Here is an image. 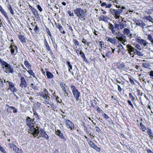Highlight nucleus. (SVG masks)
<instances>
[{"label": "nucleus", "mask_w": 153, "mask_h": 153, "mask_svg": "<svg viewBox=\"0 0 153 153\" xmlns=\"http://www.w3.org/2000/svg\"><path fill=\"white\" fill-rule=\"evenodd\" d=\"M71 87L74 97L76 98V101H78L80 95V92L75 86L71 85Z\"/></svg>", "instance_id": "nucleus-6"}, {"label": "nucleus", "mask_w": 153, "mask_h": 153, "mask_svg": "<svg viewBox=\"0 0 153 153\" xmlns=\"http://www.w3.org/2000/svg\"><path fill=\"white\" fill-rule=\"evenodd\" d=\"M127 102L128 103V104L132 108H134V106L133 104H132L130 100H128L127 101Z\"/></svg>", "instance_id": "nucleus-50"}, {"label": "nucleus", "mask_w": 153, "mask_h": 153, "mask_svg": "<svg viewBox=\"0 0 153 153\" xmlns=\"http://www.w3.org/2000/svg\"><path fill=\"white\" fill-rule=\"evenodd\" d=\"M25 65L28 68H30L31 67L30 63L27 61H25L24 63Z\"/></svg>", "instance_id": "nucleus-34"}, {"label": "nucleus", "mask_w": 153, "mask_h": 153, "mask_svg": "<svg viewBox=\"0 0 153 153\" xmlns=\"http://www.w3.org/2000/svg\"><path fill=\"white\" fill-rule=\"evenodd\" d=\"M95 129H96V131H97L98 132V133L100 132V130L98 127L96 126L95 127Z\"/></svg>", "instance_id": "nucleus-58"}, {"label": "nucleus", "mask_w": 153, "mask_h": 153, "mask_svg": "<svg viewBox=\"0 0 153 153\" xmlns=\"http://www.w3.org/2000/svg\"><path fill=\"white\" fill-rule=\"evenodd\" d=\"M135 22L137 25L140 26L142 22V20H136Z\"/></svg>", "instance_id": "nucleus-28"}, {"label": "nucleus", "mask_w": 153, "mask_h": 153, "mask_svg": "<svg viewBox=\"0 0 153 153\" xmlns=\"http://www.w3.org/2000/svg\"><path fill=\"white\" fill-rule=\"evenodd\" d=\"M37 8L38 9V10L40 11H42V8L41 7V6L39 5H38L37 6Z\"/></svg>", "instance_id": "nucleus-63"}, {"label": "nucleus", "mask_w": 153, "mask_h": 153, "mask_svg": "<svg viewBox=\"0 0 153 153\" xmlns=\"http://www.w3.org/2000/svg\"><path fill=\"white\" fill-rule=\"evenodd\" d=\"M111 13L114 15V17L117 19L120 18V15L122 12V10L121 9H114L112 8L110 10Z\"/></svg>", "instance_id": "nucleus-5"}, {"label": "nucleus", "mask_w": 153, "mask_h": 153, "mask_svg": "<svg viewBox=\"0 0 153 153\" xmlns=\"http://www.w3.org/2000/svg\"><path fill=\"white\" fill-rule=\"evenodd\" d=\"M140 126L143 131H145L146 130V127L144 125H143L142 123H140Z\"/></svg>", "instance_id": "nucleus-31"}, {"label": "nucleus", "mask_w": 153, "mask_h": 153, "mask_svg": "<svg viewBox=\"0 0 153 153\" xmlns=\"http://www.w3.org/2000/svg\"><path fill=\"white\" fill-rule=\"evenodd\" d=\"M146 25V24L144 23L143 21H142V22H141V25L140 26V27H142L143 28V27L144 26H145Z\"/></svg>", "instance_id": "nucleus-62"}, {"label": "nucleus", "mask_w": 153, "mask_h": 153, "mask_svg": "<svg viewBox=\"0 0 153 153\" xmlns=\"http://www.w3.org/2000/svg\"><path fill=\"white\" fill-rule=\"evenodd\" d=\"M114 27H115V29L116 28L118 30H120V26L119 25V24H118L117 23H115L114 25Z\"/></svg>", "instance_id": "nucleus-43"}, {"label": "nucleus", "mask_w": 153, "mask_h": 153, "mask_svg": "<svg viewBox=\"0 0 153 153\" xmlns=\"http://www.w3.org/2000/svg\"><path fill=\"white\" fill-rule=\"evenodd\" d=\"M114 83L116 84V85H117L118 86V90L119 91H121L122 90V89H121V88L120 87V86L119 85H117V83H116L115 82H114Z\"/></svg>", "instance_id": "nucleus-57"}, {"label": "nucleus", "mask_w": 153, "mask_h": 153, "mask_svg": "<svg viewBox=\"0 0 153 153\" xmlns=\"http://www.w3.org/2000/svg\"><path fill=\"white\" fill-rule=\"evenodd\" d=\"M6 62L3 61L2 59L0 58V63L1 64V67Z\"/></svg>", "instance_id": "nucleus-54"}, {"label": "nucleus", "mask_w": 153, "mask_h": 153, "mask_svg": "<svg viewBox=\"0 0 153 153\" xmlns=\"http://www.w3.org/2000/svg\"><path fill=\"white\" fill-rule=\"evenodd\" d=\"M56 134L62 139H64L65 137L60 130L57 129L55 130Z\"/></svg>", "instance_id": "nucleus-16"}, {"label": "nucleus", "mask_w": 153, "mask_h": 153, "mask_svg": "<svg viewBox=\"0 0 153 153\" xmlns=\"http://www.w3.org/2000/svg\"><path fill=\"white\" fill-rule=\"evenodd\" d=\"M46 76L48 79H51L53 76V75L50 72L48 71H46Z\"/></svg>", "instance_id": "nucleus-21"}, {"label": "nucleus", "mask_w": 153, "mask_h": 153, "mask_svg": "<svg viewBox=\"0 0 153 153\" xmlns=\"http://www.w3.org/2000/svg\"><path fill=\"white\" fill-rule=\"evenodd\" d=\"M26 122L27 124H28L29 123H31V118L29 117H26Z\"/></svg>", "instance_id": "nucleus-26"}, {"label": "nucleus", "mask_w": 153, "mask_h": 153, "mask_svg": "<svg viewBox=\"0 0 153 153\" xmlns=\"http://www.w3.org/2000/svg\"><path fill=\"white\" fill-rule=\"evenodd\" d=\"M8 82L9 86L10 87L9 89L12 91L13 93L16 92L17 91L16 89V88L14 86V84L11 82L8 81L7 82Z\"/></svg>", "instance_id": "nucleus-10"}, {"label": "nucleus", "mask_w": 153, "mask_h": 153, "mask_svg": "<svg viewBox=\"0 0 153 153\" xmlns=\"http://www.w3.org/2000/svg\"><path fill=\"white\" fill-rule=\"evenodd\" d=\"M44 44L45 45V46L46 47V48H47V47H48L49 46L46 39H44Z\"/></svg>", "instance_id": "nucleus-44"}, {"label": "nucleus", "mask_w": 153, "mask_h": 153, "mask_svg": "<svg viewBox=\"0 0 153 153\" xmlns=\"http://www.w3.org/2000/svg\"><path fill=\"white\" fill-rule=\"evenodd\" d=\"M42 97L45 99L46 100H49L50 99V97L48 95H43V96H42Z\"/></svg>", "instance_id": "nucleus-48"}, {"label": "nucleus", "mask_w": 153, "mask_h": 153, "mask_svg": "<svg viewBox=\"0 0 153 153\" xmlns=\"http://www.w3.org/2000/svg\"><path fill=\"white\" fill-rule=\"evenodd\" d=\"M147 38L151 42V43L153 41L152 36L151 34H149Z\"/></svg>", "instance_id": "nucleus-35"}, {"label": "nucleus", "mask_w": 153, "mask_h": 153, "mask_svg": "<svg viewBox=\"0 0 153 153\" xmlns=\"http://www.w3.org/2000/svg\"><path fill=\"white\" fill-rule=\"evenodd\" d=\"M68 13L70 16H74V14L73 13H71V11L68 10Z\"/></svg>", "instance_id": "nucleus-53"}, {"label": "nucleus", "mask_w": 153, "mask_h": 153, "mask_svg": "<svg viewBox=\"0 0 153 153\" xmlns=\"http://www.w3.org/2000/svg\"><path fill=\"white\" fill-rule=\"evenodd\" d=\"M136 54L140 56H142L143 55V54L142 52H140L137 50H136Z\"/></svg>", "instance_id": "nucleus-37"}, {"label": "nucleus", "mask_w": 153, "mask_h": 153, "mask_svg": "<svg viewBox=\"0 0 153 153\" xmlns=\"http://www.w3.org/2000/svg\"><path fill=\"white\" fill-rule=\"evenodd\" d=\"M20 86L22 89H25L27 86V83L24 77H22L20 78Z\"/></svg>", "instance_id": "nucleus-9"}, {"label": "nucleus", "mask_w": 153, "mask_h": 153, "mask_svg": "<svg viewBox=\"0 0 153 153\" xmlns=\"http://www.w3.org/2000/svg\"><path fill=\"white\" fill-rule=\"evenodd\" d=\"M8 145L9 146V147H10V148L11 149H13V147L15 145L13 143H10L8 144Z\"/></svg>", "instance_id": "nucleus-61"}, {"label": "nucleus", "mask_w": 153, "mask_h": 153, "mask_svg": "<svg viewBox=\"0 0 153 153\" xmlns=\"http://www.w3.org/2000/svg\"><path fill=\"white\" fill-rule=\"evenodd\" d=\"M38 130H39V131H40V134H43V133H44V131H45L44 130L43 128H40V129L38 127Z\"/></svg>", "instance_id": "nucleus-52"}, {"label": "nucleus", "mask_w": 153, "mask_h": 153, "mask_svg": "<svg viewBox=\"0 0 153 153\" xmlns=\"http://www.w3.org/2000/svg\"><path fill=\"white\" fill-rule=\"evenodd\" d=\"M73 41L74 43L75 44V45L79 46V44L78 41L76 39H73Z\"/></svg>", "instance_id": "nucleus-42"}, {"label": "nucleus", "mask_w": 153, "mask_h": 153, "mask_svg": "<svg viewBox=\"0 0 153 153\" xmlns=\"http://www.w3.org/2000/svg\"><path fill=\"white\" fill-rule=\"evenodd\" d=\"M7 7L9 10H10V13L12 14V15H13L14 14V12L13 10L12 7H11V5L9 4Z\"/></svg>", "instance_id": "nucleus-22"}, {"label": "nucleus", "mask_w": 153, "mask_h": 153, "mask_svg": "<svg viewBox=\"0 0 153 153\" xmlns=\"http://www.w3.org/2000/svg\"><path fill=\"white\" fill-rule=\"evenodd\" d=\"M32 123H29L27 124V125L29 127L30 129V131L31 132V134H32L33 137H35L38 136L39 133V130H38V126L36 127L37 129L35 128L33 126L31 125Z\"/></svg>", "instance_id": "nucleus-4"}, {"label": "nucleus", "mask_w": 153, "mask_h": 153, "mask_svg": "<svg viewBox=\"0 0 153 153\" xmlns=\"http://www.w3.org/2000/svg\"><path fill=\"white\" fill-rule=\"evenodd\" d=\"M67 63L68 66L69 68L68 69V71L69 72H71L70 70L72 69V66L71 65L70 62L68 61H67Z\"/></svg>", "instance_id": "nucleus-32"}, {"label": "nucleus", "mask_w": 153, "mask_h": 153, "mask_svg": "<svg viewBox=\"0 0 153 153\" xmlns=\"http://www.w3.org/2000/svg\"><path fill=\"white\" fill-rule=\"evenodd\" d=\"M0 151L3 153H7V152L5 151L3 147H2L1 145H0Z\"/></svg>", "instance_id": "nucleus-40"}, {"label": "nucleus", "mask_w": 153, "mask_h": 153, "mask_svg": "<svg viewBox=\"0 0 153 153\" xmlns=\"http://www.w3.org/2000/svg\"><path fill=\"white\" fill-rule=\"evenodd\" d=\"M126 48L129 54L132 57L136 54V49L132 47L130 44H128L126 45Z\"/></svg>", "instance_id": "nucleus-7"}, {"label": "nucleus", "mask_w": 153, "mask_h": 153, "mask_svg": "<svg viewBox=\"0 0 153 153\" xmlns=\"http://www.w3.org/2000/svg\"><path fill=\"white\" fill-rule=\"evenodd\" d=\"M18 38L22 43H26V41L27 40V38L23 35H19Z\"/></svg>", "instance_id": "nucleus-15"}, {"label": "nucleus", "mask_w": 153, "mask_h": 153, "mask_svg": "<svg viewBox=\"0 0 153 153\" xmlns=\"http://www.w3.org/2000/svg\"><path fill=\"white\" fill-rule=\"evenodd\" d=\"M34 30L37 34L39 33H40L39 28L37 25L35 26V28L34 29Z\"/></svg>", "instance_id": "nucleus-24"}, {"label": "nucleus", "mask_w": 153, "mask_h": 153, "mask_svg": "<svg viewBox=\"0 0 153 153\" xmlns=\"http://www.w3.org/2000/svg\"><path fill=\"white\" fill-rule=\"evenodd\" d=\"M146 150L148 153H153V152L149 149H147Z\"/></svg>", "instance_id": "nucleus-64"}, {"label": "nucleus", "mask_w": 153, "mask_h": 153, "mask_svg": "<svg viewBox=\"0 0 153 153\" xmlns=\"http://www.w3.org/2000/svg\"><path fill=\"white\" fill-rule=\"evenodd\" d=\"M101 7H105V8H110L112 6V4L111 3L102 2L101 1H100Z\"/></svg>", "instance_id": "nucleus-13"}, {"label": "nucleus", "mask_w": 153, "mask_h": 153, "mask_svg": "<svg viewBox=\"0 0 153 153\" xmlns=\"http://www.w3.org/2000/svg\"><path fill=\"white\" fill-rule=\"evenodd\" d=\"M43 94L44 95H48V92L46 89H44V91L43 92Z\"/></svg>", "instance_id": "nucleus-56"}, {"label": "nucleus", "mask_w": 153, "mask_h": 153, "mask_svg": "<svg viewBox=\"0 0 153 153\" xmlns=\"http://www.w3.org/2000/svg\"><path fill=\"white\" fill-rule=\"evenodd\" d=\"M79 54L82 58L85 56V54L82 51V50L79 51Z\"/></svg>", "instance_id": "nucleus-47"}, {"label": "nucleus", "mask_w": 153, "mask_h": 153, "mask_svg": "<svg viewBox=\"0 0 153 153\" xmlns=\"http://www.w3.org/2000/svg\"><path fill=\"white\" fill-rule=\"evenodd\" d=\"M147 131L148 134L149 135H152L153 134V132H152V130L149 128H147Z\"/></svg>", "instance_id": "nucleus-36"}, {"label": "nucleus", "mask_w": 153, "mask_h": 153, "mask_svg": "<svg viewBox=\"0 0 153 153\" xmlns=\"http://www.w3.org/2000/svg\"><path fill=\"white\" fill-rule=\"evenodd\" d=\"M74 14L79 19L82 20L86 15V11L85 9L84 10L80 8H77L74 10Z\"/></svg>", "instance_id": "nucleus-1"}, {"label": "nucleus", "mask_w": 153, "mask_h": 153, "mask_svg": "<svg viewBox=\"0 0 153 153\" xmlns=\"http://www.w3.org/2000/svg\"><path fill=\"white\" fill-rule=\"evenodd\" d=\"M100 18L101 20L104 22L106 21V19H107L106 16H105L103 15H101L100 17Z\"/></svg>", "instance_id": "nucleus-33"}, {"label": "nucleus", "mask_w": 153, "mask_h": 153, "mask_svg": "<svg viewBox=\"0 0 153 153\" xmlns=\"http://www.w3.org/2000/svg\"><path fill=\"white\" fill-rule=\"evenodd\" d=\"M126 67V66L124 64V63H122L118 66V68H121L123 69L125 68Z\"/></svg>", "instance_id": "nucleus-25"}, {"label": "nucleus", "mask_w": 153, "mask_h": 153, "mask_svg": "<svg viewBox=\"0 0 153 153\" xmlns=\"http://www.w3.org/2000/svg\"><path fill=\"white\" fill-rule=\"evenodd\" d=\"M44 103L45 104H50L51 103V102L49 100H47L45 101Z\"/></svg>", "instance_id": "nucleus-49"}, {"label": "nucleus", "mask_w": 153, "mask_h": 153, "mask_svg": "<svg viewBox=\"0 0 153 153\" xmlns=\"http://www.w3.org/2000/svg\"><path fill=\"white\" fill-rule=\"evenodd\" d=\"M106 39L107 41L113 45H115L117 42L116 38L115 37L111 38L107 36Z\"/></svg>", "instance_id": "nucleus-12"}, {"label": "nucleus", "mask_w": 153, "mask_h": 153, "mask_svg": "<svg viewBox=\"0 0 153 153\" xmlns=\"http://www.w3.org/2000/svg\"><path fill=\"white\" fill-rule=\"evenodd\" d=\"M115 35H116V38L117 39L118 41L120 42L124 45H126V43L127 42L126 40V36L120 32H118L117 34H116Z\"/></svg>", "instance_id": "nucleus-2"}, {"label": "nucleus", "mask_w": 153, "mask_h": 153, "mask_svg": "<svg viewBox=\"0 0 153 153\" xmlns=\"http://www.w3.org/2000/svg\"><path fill=\"white\" fill-rule=\"evenodd\" d=\"M126 22V21H124L123 20H122L120 23L119 25L120 29L126 27V25L125 24H124V23H125Z\"/></svg>", "instance_id": "nucleus-19"}, {"label": "nucleus", "mask_w": 153, "mask_h": 153, "mask_svg": "<svg viewBox=\"0 0 153 153\" xmlns=\"http://www.w3.org/2000/svg\"><path fill=\"white\" fill-rule=\"evenodd\" d=\"M109 28L111 31L112 34L115 35L118 32L116 31L114 26L111 24L110 23L108 24Z\"/></svg>", "instance_id": "nucleus-14"}, {"label": "nucleus", "mask_w": 153, "mask_h": 153, "mask_svg": "<svg viewBox=\"0 0 153 153\" xmlns=\"http://www.w3.org/2000/svg\"><path fill=\"white\" fill-rule=\"evenodd\" d=\"M27 72L30 74V75H32L34 77H35V75L31 70L27 71Z\"/></svg>", "instance_id": "nucleus-38"}, {"label": "nucleus", "mask_w": 153, "mask_h": 153, "mask_svg": "<svg viewBox=\"0 0 153 153\" xmlns=\"http://www.w3.org/2000/svg\"><path fill=\"white\" fill-rule=\"evenodd\" d=\"M135 40L140 44L143 45L144 46H147L149 44V43L144 39L136 38L135 39Z\"/></svg>", "instance_id": "nucleus-11"}, {"label": "nucleus", "mask_w": 153, "mask_h": 153, "mask_svg": "<svg viewBox=\"0 0 153 153\" xmlns=\"http://www.w3.org/2000/svg\"><path fill=\"white\" fill-rule=\"evenodd\" d=\"M129 97L131 98L132 101H134L135 99V97L132 95V94L129 93Z\"/></svg>", "instance_id": "nucleus-41"}, {"label": "nucleus", "mask_w": 153, "mask_h": 153, "mask_svg": "<svg viewBox=\"0 0 153 153\" xmlns=\"http://www.w3.org/2000/svg\"><path fill=\"white\" fill-rule=\"evenodd\" d=\"M56 26L58 28L60 31H61L63 29V28L59 23H56Z\"/></svg>", "instance_id": "nucleus-29"}, {"label": "nucleus", "mask_w": 153, "mask_h": 153, "mask_svg": "<svg viewBox=\"0 0 153 153\" xmlns=\"http://www.w3.org/2000/svg\"><path fill=\"white\" fill-rule=\"evenodd\" d=\"M15 48L10 49V51L11 54L13 55H15L16 53H15Z\"/></svg>", "instance_id": "nucleus-45"}, {"label": "nucleus", "mask_w": 153, "mask_h": 153, "mask_svg": "<svg viewBox=\"0 0 153 153\" xmlns=\"http://www.w3.org/2000/svg\"><path fill=\"white\" fill-rule=\"evenodd\" d=\"M135 47L137 48L139 50H141V48L140 45L138 44H136L135 45Z\"/></svg>", "instance_id": "nucleus-55"}, {"label": "nucleus", "mask_w": 153, "mask_h": 153, "mask_svg": "<svg viewBox=\"0 0 153 153\" xmlns=\"http://www.w3.org/2000/svg\"><path fill=\"white\" fill-rule=\"evenodd\" d=\"M3 83L2 80L0 78V88H1L3 87Z\"/></svg>", "instance_id": "nucleus-51"}, {"label": "nucleus", "mask_w": 153, "mask_h": 153, "mask_svg": "<svg viewBox=\"0 0 153 153\" xmlns=\"http://www.w3.org/2000/svg\"><path fill=\"white\" fill-rule=\"evenodd\" d=\"M89 144L90 145L91 147L94 149L97 146L95 145L93 142L90 140H89Z\"/></svg>", "instance_id": "nucleus-27"}, {"label": "nucleus", "mask_w": 153, "mask_h": 153, "mask_svg": "<svg viewBox=\"0 0 153 153\" xmlns=\"http://www.w3.org/2000/svg\"><path fill=\"white\" fill-rule=\"evenodd\" d=\"M32 11L36 17H39V14L38 13L36 9L35 8L34 10H32Z\"/></svg>", "instance_id": "nucleus-23"}, {"label": "nucleus", "mask_w": 153, "mask_h": 153, "mask_svg": "<svg viewBox=\"0 0 153 153\" xmlns=\"http://www.w3.org/2000/svg\"><path fill=\"white\" fill-rule=\"evenodd\" d=\"M145 19L149 21L150 22H153V19L150 16H146Z\"/></svg>", "instance_id": "nucleus-30"}, {"label": "nucleus", "mask_w": 153, "mask_h": 153, "mask_svg": "<svg viewBox=\"0 0 153 153\" xmlns=\"http://www.w3.org/2000/svg\"><path fill=\"white\" fill-rule=\"evenodd\" d=\"M3 70L6 73L13 74L14 72L13 68L6 62L2 66Z\"/></svg>", "instance_id": "nucleus-3"}, {"label": "nucleus", "mask_w": 153, "mask_h": 153, "mask_svg": "<svg viewBox=\"0 0 153 153\" xmlns=\"http://www.w3.org/2000/svg\"><path fill=\"white\" fill-rule=\"evenodd\" d=\"M37 136H38V137L37 138L38 139H39V137H44L45 138L47 139H48L49 138V137L48 136L47 134L46 133L45 131H44V133H43V134H39Z\"/></svg>", "instance_id": "nucleus-17"}, {"label": "nucleus", "mask_w": 153, "mask_h": 153, "mask_svg": "<svg viewBox=\"0 0 153 153\" xmlns=\"http://www.w3.org/2000/svg\"><path fill=\"white\" fill-rule=\"evenodd\" d=\"M65 85V84H63L62 83L60 85L61 88L63 90L64 92H65V91H66L65 87L64 86Z\"/></svg>", "instance_id": "nucleus-39"}, {"label": "nucleus", "mask_w": 153, "mask_h": 153, "mask_svg": "<svg viewBox=\"0 0 153 153\" xmlns=\"http://www.w3.org/2000/svg\"><path fill=\"white\" fill-rule=\"evenodd\" d=\"M0 11L4 16V17L6 18V19L8 21V22L10 23V22L9 20V19L6 12L3 8Z\"/></svg>", "instance_id": "nucleus-18"}, {"label": "nucleus", "mask_w": 153, "mask_h": 153, "mask_svg": "<svg viewBox=\"0 0 153 153\" xmlns=\"http://www.w3.org/2000/svg\"><path fill=\"white\" fill-rule=\"evenodd\" d=\"M18 148H17L16 145H14V146L13 147V149L15 152H17V150Z\"/></svg>", "instance_id": "nucleus-59"}, {"label": "nucleus", "mask_w": 153, "mask_h": 153, "mask_svg": "<svg viewBox=\"0 0 153 153\" xmlns=\"http://www.w3.org/2000/svg\"><path fill=\"white\" fill-rule=\"evenodd\" d=\"M142 66L145 68H148L149 67V65L146 63H143Z\"/></svg>", "instance_id": "nucleus-46"}, {"label": "nucleus", "mask_w": 153, "mask_h": 153, "mask_svg": "<svg viewBox=\"0 0 153 153\" xmlns=\"http://www.w3.org/2000/svg\"><path fill=\"white\" fill-rule=\"evenodd\" d=\"M123 33V34L124 35H125L128 36H129L130 32V30L129 29L127 28H125L124 29Z\"/></svg>", "instance_id": "nucleus-20"}, {"label": "nucleus", "mask_w": 153, "mask_h": 153, "mask_svg": "<svg viewBox=\"0 0 153 153\" xmlns=\"http://www.w3.org/2000/svg\"><path fill=\"white\" fill-rule=\"evenodd\" d=\"M103 117H104V118L105 119H107L109 118L108 116L107 115L105 114L104 113V114L102 115Z\"/></svg>", "instance_id": "nucleus-60"}, {"label": "nucleus", "mask_w": 153, "mask_h": 153, "mask_svg": "<svg viewBox=\"0 0 153 153\" xmlns=\"http://www.w3.org/2000/svg\"><path fill=\"white\" fill-rule=\"evenodd\" d=\"M65 120V123L67 128H69L71 130H73L74 129V125L71 121L69 120Z\"/></svg>", "instance_id": "nucleus-8"}]
</instances>
